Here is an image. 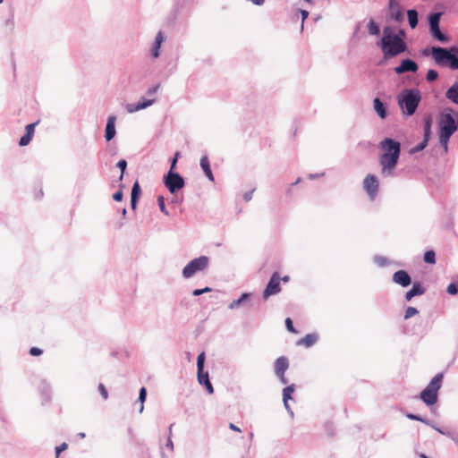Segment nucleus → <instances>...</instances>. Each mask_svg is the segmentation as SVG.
<instances>
[{
  "label": "nucleus",
  "instance_id": "nucleus-1",
  "mask_svg": "<svg viewBox=\"0 0 458 458\" xmlns=\"http://www.w3.org/2000/svg\"><path fill=\"white\" fill-rule=\"evenodd\" d=\"M379 148L382 151L378 157L381 174L393 177L402 151L401 143L394 139L385 138L379 142Z\"/></svg>",
  "mask_w": 458,
  "mask_h": 458
},
{
  "label": "nucleus",
  "instance_id": "nucleus-2",
  "mask_svg": "<svg viewBox=\"0 0 458 458\" xmlns=\"http://www.w3.org/2000/svg\"><path fill=\"white\" fill-rule=\"evenodd\" d=\"M377 45L380 47L386 60L395 57L408 49L405 41H401L396 36H392L390 26L384 27L383 36Z\"/></svg>",
  "mask_w": 458,
  "mask_h": 458
},
{
  "label": "nucleus",
  "instance_id": "nucleus-3",
  "mask_svg": "<svg viewBox=\"0 0 458 458\" xmlns=\"http://www.w3.org/2000/svg\"><path fill=\"white\" fill-rule=\"evenodd\" d=\"M421 94L418 89H404L397 96V102L403 114L411 116L415 114L420 102Z\"/></svg>",
  "mask_w": 458,
  "mask_h": 458
},
{
  "label": "nucleus",
  "instance_id": "nucleus-4",
  "mask_svg": "<svg viewBox=\"0 0 458 458\" xmlns=\"http://www.w3.org/2000/svg\"><path fill=\"white\" fill-rule=\"evenodd\" d=\"M433 59L437 65H446L452 70H458V47L433 46Z\"/></svg>",
  "mask_w": 458,
  "mask_h": 458
},
{
  "label": "nucleus",
  "instance_id": "nucleus-5",
  "mask_svg": "<svg viewBox=\"0 0 458 458\" xmlns=\"http://www.w3.org/2000/svg\"><path fill=\"white\" fill-rule=\"evenodd\" d=\"M458 130V112L450 109L439 121V132L452 136Z\"/></svg>",
  "mask_w": 458,
  "mask_h": 458
},
{
  "label": "nucleus",
  "instance_id": "nucleus-6",
  "mask_svg": "<svg viewBox=\"0 0 458 458\" xmlns=\"http://www.w3.org/2000/svg\"><path fill=\"white\" fill-rule=\"evenodd\" d=\"M209 264V258L199 256L191 259L182 269V276L185 279L192 277L195 274L204 271Z\"/></svg>",
  "mask_w": 458,
  "mask_h": 458
},
{
  "label": "nucleus",
  "instance_id": "nucleus-7",
  "mask_svg": "<svg viewBox=\"0 0 458 458\" xmlns=\"http://www.w3.org/2000/svg\"><path fill=\"white\" fill-rule=\"evenodd\" d=\"M443 15V13L437 12L433 13L428 15V25H429V32L431 36L437 41L441 43H448L450 41V37L445 33L442 32L439 27L440 19Z\"/></svg>",
  "mask_w": 458,
  "mask_h": 458
},
{
  "label": "nucleus",
  "instance_id": "nucleus-8",
  "mask_svg": "<svg viewBox=\"0 0 458 458\" xmlns=\"http://www.w3.org/2000/svg\"><path fill=\"white\" fill-rule=\"evenodd\" d=\"M387 21L403 23L404 21V8L398 0H389L386 10Z\"/></svg>",
  "mask_w": 458,
  "mask_h": 458
},
{
  "label": "nucleus",
  "instance_id": "nucleus-9",
  "mask_svg": "<svg viewBox=\"0 0 458 458\" xmlns=\"http://www.w3.org/2000/svg\"><path fill=\"white\" fill-rule=\"evenodd\" d=\"M163 181L165 186L172 194L182 189L185 184L183 177L174 171H168V173L164 176Z\"/></svg>",
  "mask_w": 458,
  "mask_h": 458
},
{
  "label": "nucleus",
  "instance_id": "nucleus-10",
  "mask_svg": "<svg viewBox=\"0 0 458 458\" xmlns=\"http://www.w3.org/2000/svg\"><path fill=\"white\" fill-rule=\"evenodd\" d=\"M281 292V285H280V276H279V273L278 272H275L266 288L264 289L263 291V293H262V297L264 300H267L268 297H270L271 295H275V294H277Z\"/></svg>",
  "mask_w": 458,
  "mask_h": 458
},
{
  "label": "nucleus",
  "instance_id": "nucleus-11",
  "mask_svg": "<svg viewBox=\"0 0 458 458\" xmlns=\"http://www.w3.org/2000/svg\"><path fill=\"white\" fill-rule=\"evenodd\" d=\"M379 182L376 175L368 174L363 180V188L369 195V199L373 200L378 193Z\"/></svg>",
  "mask_w": 458,
  "mask_h": 458
},
{
  "label": "nucleus",
  "instance_id": "nucleus-12",
  "mask_svg": "<svg viewBox=\"0 0 458 458\" xmlns=\"http://www.w3.org/2000/svg\"><path fill=\"white\" fill-rule=\"evenodd\" d=\"M418 70V64L410 58L403 59L400 64L394 68V72L398 75L405 72H416Z\"/></svg>",
  "mask_w": 458,
  "mask_h": 458
},
{
  "label": "nucleus",
  "instance_id": "nucleus-13",
  "mask_svg": "<svg viewBox=\"0 0 458 458\" xmlns=\"http://www.w3.org/2000/svg\"><path fill=\"white\" fill-rule=\"evenodd\" d=\"M156 102V99H147L145 98H141L136 104H127L125 108L126 111L130 114L143 110L150 106H152Z\"/></svg>",
  "mask_w": 458,
  "mask_h": 458
},
{
  "label": "nucleus",
  "instance_id": "nucleus-14",
  "mask_svg": "<svg viewBox=\"0 0 458 458\" xmlns=\"http://www.w3.org/2000/svg\"><path fill=\"white\" fill-rule=\"evenodd\" d=\"M393 281L403 287H407L411 284V277L405 270H398L394 273Z\"/></svg>",
  "mask_w": 458,
  "mask_h": 458
},
{
  "label": "nucleus",
  "instance_id": "nucleus-15",
  "mask_svg": "<svg viewBox=\"0 0 458 458\" xmlns=\"http://www.w3.org/2000/svg\"><path fill=\"white\" fill-rule=\"evenodd\" d=\"M115 122L116 116L114 114L108 116L105 129V139L106 141L113 140L116 134Z\"/></svg>",
  "mask_w": 458,
  "mask_h": 458
},
{
  "label": "nucleus",
  "instance_id": "nucleus-16",
  "mask_svg": "<svg viewBox=\"0 0 458 458\" xmlns=\"http://www.w3.org/2000/svg\"><path fill=\"white\" fill-rule=\"evenodd\" d=\"M420 398L427 406H431L437 403L438 400V394L433 391L424 389L420 394Z\"/></svg>",
  "mask_w": 458,
  "mask_h": 458
},
{
  "label": "nucleus",
  "instance_id": "nucleus-17",
  "mask_svg": "<svg viewBox=\"0 0 458 458\" xmlns=\"http://www.w3.org/2000/svg\"><path fill=\"white\" fill-rule=\"evenodd\" d=\"M425 292L426 288L420 282H415L412 287L405 293V299L409 301L415 296L424 294Z\"/></svg>",
  "mask_w": 458,
  "mask_h": 458
},
{
  "label": "nucleus",
  "instance_id": "nucleus-18",
  "mask_svg": "<svg viewBox=\"0 0 458 458\" xmlns=\"http://www.w3.org/2000/svg\"><path fill=\"white\" fill-rule=\"evenodd\" d=\"M443 378L444 374L442 372L436 374L425 388L438 394V391L441 388L443 383Z\"/></svg>",
  "mask_w": 458,
  "mask_h": 458
},
{
  "label": "nucleus",
  "instance_id": "nucleus-19",
  "mask_svg": "<svg viewBox=\"0 0 458 458\" xmlns=\"http://www.w3.org/2000/svg\"><path fill=\"white\" fill-rule=\"evenodd\" d=\"M251 293H244L237 300H233L229 305V310H237L242 306H245L250 301Z\"/></svg>",
  "mask_w": 458,
  "mask_h": 458
},
{
  "label": "nucleus",
  "instance_id": "nucleus-20",
  "mask_svg": "<svg viewBox=\"0 0 458 458\" xmlns=\"http://www.w3.org/2000/svg\"><path fill=\"white\" fill-rule=\"evenodd\" d=\"M140 194H141V189H140L139 182L136 181L132 185L131 192V209H133V210L136 209Z\"/></svg>",
  "mask_w": 458,
  "mask_h": 458
},
{
  "label": "nucleus",
  "instance_id": "nucleus-21",
  "mask_svg": "<svg viewBox=\"0 0 458 458\" xmlns=\"http://www.w3.org/2000/svg\"><path fill=\"white\" fill-rule=\"evenodd\" d=\"M199 165H200V167L203 170L205 175L207 176V178L210 182H214L215 181L214 174L212 173V170H211V167H210V164H209V160H208V157L207 155H204V156L201 157L200 161H199Z\"/></svg>",
  "mask_w": 458,
  "mask_h": 458
},
{
  "label": "nucleus",
  "instance_id": "nucleus-22",
  "mask_svg": "<svg viewBox=\"0 0 458 458\" xmlns=\"http://www.w3.org/2000/svg\"><path fill=\"white\" fill-rule=\"evenodd\" d=\"M318 340V335L316 333L307 334L304 337L297 342V345H303L306 348L313 346Z\"/></svg>",
  "mask_w": 458,
  "mask_h": 458
},
{
  "label": "nucleus",
  "instance_id": "nucleus-23",
  "mask_svg": "<svg viewBox=\"0 0 458 458\" xmlns=\"http://www.w3.org/2000/svg\"><path fill=\"white\" fill-rule=\"evenodd\" d=\"M289 367L288 359L284 356L277 358L275 361V373L284 374Z\"/></svg>",
  "mask_w": 458,
  "mask_h": 458
},
{
  "label": "nucleus",
  "instance_id": "nucleus-24",
  "mask_svg": "<svg viewBox=\"0 0 458 458\" xmlns=\"http://www.w3.org/2000/svg\"><path fill=\"white\" fill-rule=\"evenodd\" d=\"M165 38L162 31H159L155 38V42L151 50V55L153 58H157L160 55V48Z\"/></svg>",
  "mask_w": 458,
  "mask_h": 458
},
{
  "label": "nucleus",
  "instance_id": "nucleus-25",
  "mask_svg": "<svg viewBox=\"0 0 458 458\" xmlns=\"http://www.w3.org/2000/svg\"><path fill=\"white\" fill-rule=\"evenodd\" d=\"M373 106L376 113L381 119H385L387 116L386 106L380 98H376L373 101Z\"/></svg>",
  "mask_w": 458,
  "mask_h": 458
},
{
  "label": "nucleus",
  "instance_id": "nucleus-26",
  "mask_svg": "<svg viewBox=\"0 0 458 458\" xmlns=\"http://www.w3.org/2000/svg\"><path fill=\"white\" fill-rule=\"evenodd\" d=\"M405 416L409 420L420 421V422L426 424L427 426L431 427L432 428H437V425L435 424V422L432 420H429L426 417H422L420 415H417V414L410 413V412L405 413Z\"/></svg>",
  "mask_w": 458,
  "mask_h": 458
},
{
  "label": "nucleus",
  "instance_id": "nucleus-27",
  "mask_svg": "<svg viewBox=\"0 0 458 458\" xmlns=\"http://www.w3.org/2000/svg\"><path fill=\"white\" fill-rule=\"evenodd\" d=\"M432 123H433V120H432V117L431 115H427L424 117L423 119V123H424V126H423V140H429L430 137H431V127H432Z\"/></svg>",
  "mask_w": 458,
  "mask_h": 458
},
{
  "label": "nucleus",
  "instance_id": "nucleus-28",
  "mask_svg": "<svg viewBox=\"0 0 458 458\" xmlns=\"http://www.w3.org/2000/svg\"><path fill=\"white\" fill-rule=\"evenodd\" d=\"M408 23L411 29L414 30L419 23V13L416 9H409L407 11Z\"/></svg>",
  "mask_w": 458,
  "mask_h": 458
},
{
  "label": "nucleus",
  "instance_id": "nucleus-29",
  "mask_svg": "<svg viewBox=\"0 0 458 458\" xmlns=\"http://www.w3.org/2000/svg\"><path fill=\"white\" fill-rule=\"evenodd\" d=\"M445 97L454 104L458 105V82H454L446 91Z\"/></svg>",
  "mask_w": 458,
  "mask_h": 458
},
{
  "label": "nucleus",
  "instance_id": "nucleus-30",
  "mask_svg": "<svg viewBox=\"0 0 458 458\" xmlns=\"http://www.w3.org/2000/svg\"><path fill=\"white\" fill-rule=\"evenodd\" d=\"M438 433L451 438L455 444H458V431H451L448 429H444L437 426V428H434Z\"/></svg>",
  "mask_w": 458,
  "mask_h": 458
},
{
  "label": "nucleus",
  "instance_id": "nucleus-31",
  "mask_svg": "<svg viewBox=\"0 0 458 458\" xmlns=\"http://www.w3.org/2000/svg\"><path fill=\"white\" fill-rule=\"evenodd\" d=\"M197 377L199 384L201 386L210 382L208 372L204 371V369L200 371L197 370Z\"/></svg>",
  "mask_w": 458,
  "mask_h": 458
},
{
  "label": "nucleus",
  "instance_id": "nucleus-32",
  "mask_svg": "<svg viewBox=\"0 0 458 458\" xmlns=\"http://www.w3.org/2000/svg\"><path fill=\"white\" fill-rule=\"evenodd\" d=\"M294 385L287 386L283 389V402L286 403V401L292 399V394L294 392Z\"/></svg>",
  "mask_w": 458,
  "mask_h": 458
},
{
  "label": "nucleus",
  "instance_id": "nucleus-33",
  "mask_svg": "<svg viewBox=\"0 0 458 458\" xmlns=\"http://www.w3.org/2000/svg\"><path fill=\"white\" fill-rule=\"evenodd\" d=\"M369 33L373 36H377L380 32L379 26L375 22L373 19H371L368 23Z\"/></svg>",
  "mask_w": 458,
  "mask_h": 458
},
{
  "label": "nucleus",
  "instance_id": "nucleus-34",
  "mask_svg": "<svg viewBox=\"0 0 458 458\" xmlns=\"http://www.w3.org/2000/svg\"><path fill=\"white\" fill-rule=\"evenodd\" d=\"M146 398H147V389L146 387L142 386L140 389V392H139V402L140 403V413H142L143 410H144V402L146 401Z\"/></svg>",
  "mask_w": 458,
  "mask_h": 458
},
{
  "label": "nucleus",
  "instance_id": "nucleus-35",
  "mask_svg": "<svg viewBox=\"0 0 458 458\" xmlns=\"http://www.w3.org/2000/svg\"><path fill=\"white\" fill-rule=\"evenodd\" d=\"M424 261L428 264H434L436 262V253L434 250H427L424 253Z\"/></svg>",
  "mask_w": 458,
  "mask_h": 458
},
{
  "label": "nucleus",
  "instance_id": "nucleus-36",
  "mask_svg": "<svg viewBox=\"0 0 458 458\" xmlns=\"http://www.w3.org/2000/svg\"><path fill=\"white\" fill-rule=\"evenodd\" d=\"M438 136H439V143L441 144V146L445 148V151H447L448 149V141L451 138L450 135H445L444 133H438Z\"/></svg>",
  "mask_w": 458,
  "mask_h": 458
},
{
  "label": "nucleus",
  "instance_id": "nucleus-37",
  "mask_svg": "<svg viewBox=\"0 0 458 458\" xmlns=\"http://www.w3.org/2000/svg\"><path fill=\"white\" fill-rule=\"evenodd\" d=\"M374 262L380 267H386L388 265V259L386 257L376 255L374 257Z\"/></svg>",
  "mask_w": 458,
  "mask_h": 458
},
{
  "label": "nucleus",
  "instance_id": "nucleus-38",
  "mask_svg": "<svg viewBox=\"0 0 458 458\" xmlns=\"http://www.w3.org/2000/svg\"><path fill=\"white\" fill-rule=\"evenodd\" d=\"M446 293L450 295H455L458 293V281L452 282L446 288Z\"/></svg>",
  "mask_w": 458,
  "mask_h": 458
},
{
  "label": "nucleus",
  "instance_id": "nucleus-39",
  "mask_svg": "<svg viewBox=\"0 0 458 458\" xmlns=\"http://www.w3.org/2000/svg\"><path fill=\"white\" fill-rule=\"evenodd\" d=\"M206 355L205 352H201L197 358V370L200 371L204 369Z\"/></svg>",
  "mask_w": 458,
  "mask_h": 458
},
{
  "label": "nucleus",
  "instance_id": "nucleus-40",
  "mask_svg": "<svg viewBox=\"0 0 458 458\" xmlns=\"http://www.w3.org/2000/svg\"><path fill=\"white\" fill-rule=\"evenodd\" d=\"M116 166L121 170L119 180L122 181L123 178V174L127 168V161L125 159H121L117 162Z\"/></svg>",
  "mask_w": 458,
  "mask_h": 458
},
{
  "label": "nucleus",
  "instance_id": "nucleus-41",
  "mask_svg": "<svg viewBox=\"0 0 458 458\" xmlns=\"http://www.w3.org/2000/svg\"><path fill=\"white\" fill-rule=\"evenodd\" d=\"M438 78V72L436 70L430 69L426 74V80L428 82H433Z\"/></svg>",
  "mask_w": 458,
  "mask_h": 458
},
{
  "label": "nucleus",
  "instance_id": "nucleus-42",
  "mask_svg": "<svg viewBox=\"0 0 458 458\" xmlns=\"http://www.w3.org/2000/svg\"><path fill=\"white\" fill-rule=\"evenodd\" d=\"M428 140H422L421 142H420L418 145H416L415 147H413L411 149V154H414V153H417V152H420L421 150H423L427 145H428Z\"/></svg>",
  "mask_w": 458,
  "mask_h": 458
},
{
  "label": "nucleus",
  "instance_id": "nucleus-43",
  "mask_svg": "<svg viewBox=\"0 0 458 458\" xmlns=\"http://www.w3.org/2000/svg\"><path fill=\"white\" fill-rule=\"evenodd\" d=\"M418 313H419V310L416 308L410 306L405 310L404 319H408Z\"/></svg>",
  "mask_w": 458,
  "mask_h": 458
},
{
  "label": "nucleus",
  "instance_id": "nucleus-44",
  "mask_svg": "<svg viewBox=\"0 0 458 458\" xmlns=\"http://www.w3.org/2000/svg\"><path fill=\"white\" fill-rule=\"evenodd\" d=\"M157 203H158V206H159V208H160L161 212L164 213L165 216H168L169 212H168V210L165 208V199H164L163 196H159L157 198Z\"/></svg>",
  "mask_w": 458,
  "mask_h": 458
},
{
  "label": "nucleus",
  "instance_id": "nucleus-45",
  "mask_svg": "<svg viewBox=\"0 0 458 458\" xmlns=\"http://www.w3.org/2000/svg\"><path fill=\"white\" fill-rule=\"evenodd\" d=\"M32 137L30 135H29V133H24L23 136L21 137L20 140H19V145L21 147H24V146H27L30 140H31Z\"/></svg>",
  "mask_w": 458,
  "mask_h": 458
},
{
  "label": "nucleus",
  "instance_id": "nucleus-46",
  "mask_svg": "<svg viewBox=\"0 0 458 458\" xmlns=\"http://www.w3.org/2000/svg\"><path fill=\"white\" fill-rule=\"evenodd\" d=\"M392 36H396L401 41H405L407 34L404 29H399L396 33L392 30Z\"/></svg>",
  "mask_w": 458,
  "mask_h": 458
},
{
  "label": "nucleus",
  "instance_id": "nucleus-47",
  "mask_svg": "<svg viewBox=\"0 0 458 458\" xmlns=\"http://www.w3.org/2000/svg\"><path fill=\"white\" fill-rule=\"evenodd\" d=\"M212 291V289L210 287H205V288H201V289H195L193 290L192 292V295L193 296H199L203 293H210Z\"/></svg>",
  "mask_w": 458,
  "mask_h": 458
},
{
  "label": "nucleus",
  "instance_id": "nucleus-48",
  "mask_svg": "<svg viewBox=\"0 0 458 458\" xmlns=\"http://www.w3.org/2000/svg\"><path fill=\"white\" fill-rule=\"evenodd\" d=\"M285 327L289 332L293 333V334L297 333V331L295 330V328L293 327V320L290 318H287L285 319Z\"/></svg>",
  "mask_w": 458,
  "mask_h": 458
},
{
  "label": "nucleus",
  "instance_id": "nucleus-49",
  "mask_svg": "<svg viewBox=\"0 0 458 458\" xmlns=\"http://www.w3.org/2000/svg\"><path fill=\"white\" fill-rule=\"evenodd\" d=\"M98 391L104 400H106L108 398V392L102 383L98 385Z\"/></svg>",
  "mask_w": 458,
  "mask_h": 458
},
{
  "label": "nucleus",
  "instance_id": "nucleus-50",
  "mask_svg": "<svg viewBox=\"0 0 458 458\" xmlns=\"http://www.w3.org/2000/svg\"><path fill=\"white\" fill-rule=\"evenodd\" d=\"M120 187H121V188H123V184H121V186H120ZM123 197V191H122V189H120V190H119V191H117L115 193H114V195H113V199H114V201L120 202V201H122Z\"/></svg>",
  "mask_w": 458,
  "mask_h": 458
},
{
  "label": "nucleus",
  "instance_id": "nucleus-51",
  "mask_svg": "<svg viewBox=\"0 0 458 458\" xmlns=\"http://www.w3.org/2000/svg\"><path fill=\"white\" fill-rule=\"evenodd\" d=\"M38 124V122L37 123H30L26 126L25 130H26V133H29V135H30L31 137H33V134H34V131H35V127L36 125Z\"/></svg>",
  "mask_w": 458,
  "mask_h": 458
},
{
  "label": "nucleus",
  "instance_id": "nucleus-52",
  "mask_svg": "<svg viewBox=\"0 0 458 458\" xmlns=\"http://www.w3.org/2000/svg\"><path fill=\"white\" fill-rule=\"evenodd\" d=\"M67 448H68V445L65 442H64L60 445L56 446L55 447V454H56V456H58L62 452H64Z\"/></svg>",
  "mask_w": 458,
  "mask_h": 458
},
{
  "label": "nucleus",
  "instance_id": "nucleus-53",
  "mask_svg": "<svg viewBox=\"0 0 458 458\" xmlns=\"http://www.w3.org/2000/svg\"><path fill=\"white\" fill-rule=\"evenodd\" d=\"M180 156V153L179 152H176L174 154V157H173V159L171 160V165H170V169L169 171H174L175 169V165H176V163H177V160H178V157Z\"/></svg>",
  "mask_w": 458,
  "mask_h": 458
},
{
  "label": "nucleus",
  "instance_id": "nucleus-54",
  "mask_svg": "<svg viewBox=\"0 0 458 458\" xmlns=\"http://www.w3.org/2000/svg\"><path fill=\"white\" fill-rule=\"evenodd\" d=\"M43 351L38 347H31L30 350V354L32 356H38L42 354Z\"/></svg>",
  "mask_w": 458,
  "mask_h": 458
},
{
  "label": "nucleus",
  "instance_id": "nucleus-55",
  "mask_svg": "<svg viewBox=\"0 0 458 458\" xmlns=\"http://www.w3.org/2000/svg\"><path fill=\"white\" fill-rule=\"evenodd\" d=\"M5 26L10 30H13L14 29V20H13V15L7 19L5 21Z\"/></svg>",
  "mask_w": 458,
  "mask_h": 458
},
{
  "label": "nucleus",
  "instance_id": "nucleus-56",
  "mask_svg": "<svg viewBox=\"0 0 458 458\" xmlns=\"http://www.w3.org/2000/svg\"><path fill=\"white\" fill-rule=\"evenodd\" d=\"M255 191V188H253L252 190L249 191H246L244 194H243V199L245 201H250L251 199H252V195H253V192Z\"/></svg>",
  "mask_w": 458,
  "mask_h": 458
},
{
  "label": "nucleus",
  "instance_id": "nucleus-57",
  "mask_svg": "<svg viewBox=\"0 0 458 458\" xmlns=\"http://www.w3.org/2000/svg\"><path fill=\"white\" fill-rule=\"evenodd\" d=\"M421 54L423 56L431 55L433 57V47L422 49Z\"/></svg>",
  "mask_w": 458,
  "mask_h": 458
},
{
  "label": "nucleus",
  "instance_id": "nucleus-58",
  "mask_svg": "<svg viewBox=\"0 0 458 458\" xmlns=\"http://www.w3.org/2000/svg\"><path fill=\"white\" fill-rule=\"evenodd\" d=\"M165 447L168 448L171 452H174V442L170 436H168V438H167V441L165 444Z\"/></svg>",
  "mask_w": 458,
  "mask_h": 458
},
{
  "label": "nucleus",
  "instance_id": "nucleus-59",
  "mask_svg": "<svg viewBox=\"0 0 458 458\" xmlns=\"http://www.w3.org/2000/svg\"><path fill=\"white\" fill-rule=\"evenodd\" d=\"M300 13H301V20H302L301 29H303V22L308 18L309 12L306 11V10L301 9Z\"/></svg>",
  "mask_w": 458,
  "mask_h": 458
},
{
  "label": "nucleus",
  "instance_id": "nucleus-60",
  "mask_svg": "<svg viewBox=\"0 0 458 458\" xmlns=\"http://www.w3.org/2000/svg\"><path fill=\"white\" fill-rule=\"evenodd\" d=\"M158 89H159V85L153 86L147 90V94L154 95L157 91Z\"/></svg>",
  "mask_w": 458,
  "mask_h": 458
},
{
  "label": "nucleus",
  "instance_id": "nucleus-61",
  "mask_svg": "<svg viewBox=\"0 0 458 458\" xmlns=\"http://www.w3.org/2000/svg\"><path fill=\"white\" fill-rule=\"evenodd\" d=\"M203 386L206 387V390H207V392H208L209 394H213V393H214V387H213V386H212L211 382H209V383H208V384H205V385H203Z\"/></svg>",
  "mask_w": 458,
  "mask_h": 458
},
{
  "label": "nucleus",
  "instance_id": "nucleus-62",
  "mask_svg": "<svg viewBox=\"0 0 458 458\" xmlns=\"http://www.w3.org/2000/svg\"><path fill=\"white\" fill-rule=\"evenodd\" d=\"M284 406L285 410L287 411V412L289 413V415L291 416V418H293L294 413H293V410L291 409V407L288 403V401H286V403H284Z\"/></svg>",
  "mask_w": 458,
  "mask_h": 458
},
{
  "label": "nucleus",
  "instance_id": "nucleus-63",
  "mask_svg": "<svg viewBox=\"0 0 458 458\" xmlns=\"http://www.w3.org/2000/svg\"><path fill=\"white\" fill-rule=\"evenodd\" d=\"M276 375L278 377V378H279V380H280V382L282 384H287L288 383V380L284 377V374H282V375L281 374H276Z\"/></svg>",
  "mask_w": 458,
  "mask_h": 458
},
{
  "label": "nucleus",
  "instance_id": "nucleus-64",
  "mask_svg": "<svg viewBox=\"0 0 458 458\" xmlns=\"http://www.w3.org/2000/svg\"><path fill=\"white\" fill-rule=\"evenodd\" d=\"M229 428H230V429H232L233 431H237V432L241 431L240 428L237 427L236 425H234L233 423H230Z\"/></svg>",
  "mask_w": 458,
  "mask_h": 458
}]
</instances>
